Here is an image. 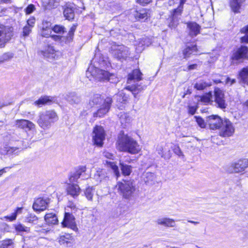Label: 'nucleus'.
<instances>
[{
	"mask_svg": "<svg viewBox=\"0 0 248 248\" xmlns=\"http://www.w3.org/2000/svg\"><path fill=\"white\" fill-rule=\"evenodd\" d=\"M31 31V27L25 26L23 28V31H22L21 35H22V36H23L24 37L28 36L29 35V34L30 33Z\"/></svg>",
	"mask_w": 248,
	"mask_h": 248,
	"instance_id": "52",
	"label": "nucleus"
},
{
	"mask_svg": "<svg viewBox=\"0 0 248 248\" xmlns=\"http://www.w3.org/2000/svg\"><path fill=\"white\" fill-rule=\"evenodd\" d=\"M143 179L146 183H150L153 181L155 179V175L154 173L150 172H146L143 175Z\"/></svg>",
	"mask_w": 248,
	"mask_h": 248,
	"instance_id": "42",
	"label": "nucleus"
},
{
	"mask_svg": "<svg viewBox=\"0 0 248 248\" xmlns=\"http://www.w3.org/2000/svg\"><path fill=\"white\" fill-rule=\"evenodd\" d=\"M186 0H169L170 6H176V8L173 10L170 16V22L169 26L171 28H175L178 24V18L181 16L183 10V5Z\"/></svg>",
	"mask_w": 248,
	"mask_h": 248,
	"instance_id": "4",
	"label": "nucleus"
},
{
	"mask_svg": "<svg viewBox=\"0 0 248 248\" xmlns=\"http://www.w3.org/2000/svg\"><path fill=\"white\" fill-rule=\"evenodd\" d=\"M104 99L101 97V95L99 94H96L93 95L92 99L90 101V104L91 106L102 105L104 104Z\"/></svg>",
	"mask_w": 248,
	"mask_h": 248,
	"instance_id": "37",
	"label": "nucleus"
},
{
	"mask_svg": "<svg viewBox=\"0 0 248 248\" xmlns=\"http://www.w3.org/2000/svg\"><path fill=\"white\" fill-rule=\"evenodd\" d=\"M224 120L217 115L209 116L207 119V123L211 129H220Z\"/></svg>",
	"mask_w": 248,
	"mask_h": 248,
	"instance_id": "14",
	"label": "nucleus"
},
{
	"mask_svg": "<svg viewBox=\"0 0 248 248\" xmlns=\"http://www.w3.org/2000/svg\"><path fill=\"white\" fill-rule=\"evenodd\" d=\"M77 27V25L74 24L71 27L70 30L68 31L67 35L66 36V40L67 42H70L72 41L73 36L74 35V32L76 30Z\"/></svg>",
	"mask_w": 248,
	"mask_h": 248,
	"instance_id": "41",
	"label": "nucleus"
},
{
	"mask_svg": "<svg viewBox=\"0 0 248 248\" xmlns=\"http://www.w3.org/2000/svg\"><path fill=\"white\" fill-rule=\"evenodd\" d=\"M189 29V34L192 36H197L200 31L201 27L195 22H190L187 24Z\"/></svg>",
	"mask_w": 248,
	"mask_h": 248,
	"instance_id": "31",
	"label": "nucleus"
},
{
	"mask_svg": "<svg viewBox=\"0 0 248 248\" xmlns=\"http://www.w3.org/2000/svg\"><path fill=\"white\" fill-rule=\"evenodd\" d=\"M212 83L210 82H206L201 80L197 82L194 86V87L197 90H203L207 87L211 86Z\"/></svg>",
	"mask_w": 248,
	"mask_h": 248,
	"instance_id": "36",
	"label": "nucleus"
},
{
	"mask_svg": "<svg viewBox=\"0 0 248 248\" xmlns=\"http://www.w3.org/2000/svg\"><path fill=\"white\" fill-rule=\"evenodd\" d=\"M94 179L97 182H101L103 181H107L108 179V176L107 171L105 170L98 169L93 175Z\"/></svg>",
	"mask_w": 248,
	"mask_h": 248,
	"instance_id": "26",
	"label": "nucleus"
},
{
	"mask_svg": "<svg viewBox=\"0 0 248 248\" xmlns=\"http://www.w3.org/2000/svg\"><path fill=\"white\" fill-rule=\"evenodd\" d=\"M172 150L173 152L179 156H184L179 146L174 145L172 148Z\"/></svg>",
	"mask_w": 248,
	"mask_h": 248,
	"instance_id": "57",
	"label": "nucleus"
},
{
	"mask_svg": "<svg viewBox=\"0 0 248 248\" xmlns=\"http://www.w3.org/2000/svg\"><path fill=\"white\" fill-rule=\"evenodd\" d=\"M14 54L8 52L2 54L0 56V63L3 62L5 61H8L11 58H13Z\"/></svg>",
	"mask_w": 248,
	"mask_h": 248,
	"instance_id": "47",
	"label": "nucleus"
},
{
	"mask_svg": "<svg viewBox=\"0 0 248 248\" xmlns=\"http://www.w3.org/2000/svg\"><path fill=\"white\" fill-rule=\"evenodd\" d=\"M0 248H14V243L11 239L4 240L0 246Z\"/></svg>",
	"mask_w": 248,
	"mask_h": 248,
	"instance_id": "45",
	"label": "nucleus"
},
{
	"mask_svg": "<svg viewBox=\"0 0 248 248\" xmlns=\"http://www.w3.org/2000/svg\"><path fill=\"white\" fill-rule=\"evenodd\" d=\"M30 229L29 227L25 226L21 223H19L16 225V232L21 233V234L25 233H28L30 232Z\"/></svg>",
	"mask_w": 248,
	"mask_h": 248,
	"instance_id": "43",
	"label": "nucleus"
},
{
	"mask_svg": "<svg viewBox=\"0 0 248 248\" xmlns=\"http://www.w3.org/2000/svg\"><path fill=\"white\" fill-rule=\"evenodd\" d=\"M52 31L59 34H62L66 31L64 27L60 25H55L53 28H52Z\"/></svg>",
	"mask_w": 248,
	"mask_h": 248,
	"instance_id": "44",
	"label": "nucleus"
},
{
	"mask_svg": "<svg viewBox=\"0 0 248 248\" xmlns=\"http://www.w3.org/2000/svg\"><path fill=\"white\" fill-rule=\"evenodd\" d=\"M86 76L92 80L93 77L95 80L102 81L107 80L111 83H115L118 81L116 77L112 74H110L108 71L100 69L93 66H90L86 71Z\"/></svg>",
	"mask_w": 248,
	"mask_h": 248,
	"instance_id": "1",
	"label": "nucleus"
},
{
	"mask_svg": "<svg viewBox=\"0 0 248 248\" xmlns=\"http://www.w3.org/2000/svg\"><path fill=\"white\" fill-rule=\"evenodd\" d=\"M56 51L53 46L50 45H47L45 46L42 50L40 51V54L45 58L48 59H53L55 58Z\"/></svg>",
	"mask_w": 248,
	"mask_h": 248,
	"instance_id": "21",
	"label": "nucleus"
},
{
	"mask_svg": "<svg viewBox=\"0 0 248 248\" xmlns=\"http://www.w3.org/2000/svg\"><path fill=\"white\" fill-rule=\"evenodd\" d=\"M52 29L42 30L41 36L46 38L50 37Z\"/></svg>",
	"mask_w": 248,
	"mask_h": 248,
	"instance_id": "55",
	"label": "nucleus"
},
{
	"mask_svg": "<svg viewBox=\"0 0 248 248\" xmlns=\"http://www.w3.org/2000/svg\"><path fill=\"white\" fill-rule=\"evenodd\" d=\"M27 210L24 208L23 207H18L16 208V217L17 215L21 214H23L24 215L27 214Z\"/></svg>",
	"mask_w": 248,
	"mask_h": 248,
	"instance_id": "59",
	"label": "nucleus"
},
{
	"mask_svg": "<svg viewBox=\"0 0 248 248\" xmlns=\"http://www.w3.org/2000/svg\"><path fill=\"white\" fill-rule=\"evenodd\" d=\"M45 221L50 224H56L58 222L57 217L53 213H47L45 216Z\"/></svg>",
	"mask_w": 248,
	"mask_h": 248,
	"instance_id": "35",
	"label": "nucleus"
},
{
	"mask_svg": "<svg viewBox=\"0 0 248 248\" xmlns=\"http://www.w3.org/2000/svg\"><path fill=\"white\" fill-rule=\"evenodd\" d=\"M119 189L123 196L129 199L135 190V186L133 181H124L118 184Z\"/></svg>",
	"mask_w": 248,
	"mask_h": 248,
	"instance_id": "7",
	"label": "nucleus"
},
{
	"mask_svg": "<svg viewBox=\"0 0 248 248\" xmlns=\"http://www.w3.org/2000/svg\"><path fill=\"white\" fill-rule=\"evenodd\" d=\"M117 144V148L120 151L131 154H137L140 150L138 142L133 138L125 135L119 137Z\"/></svg>",
	"mask_w": 248,
	"mask_h": 248,
	"instance_id": "2",
	"label": "nucleus"
},
{
	"mask_svg": "<svg viewBox=\"0 0 248 248\" xmlns=\"http://www.w3.org/2000/svg\"><path fill=\"white\" fill-rule=\"evenodd\" d=\"M86 170V167L85 166H79L75 170V173L79 177L82 175L83 173H85Z\"/></svg>",
	"mask_w": 248,
	"mask_h": 248,
	"instance_id": "49",
	"label": "nucleus"
},
{
	"mask_svg": "<svg viewBox=\"0 0 248 248\" xmlns=\"http://www.w3.org/2000/svg\"><path fill=\"white\" fill-rule=\"evenodd\" d=\"M214 101L217 107L222 109H225L227 104L225 99V94L222 90L215 88L214 91Z\"/></svg>",
	"mask_w": 248,
	"mask_h": 248,
	"instance_id": "10",
	"label": "nucleus"
},
{
	"mask_svg": "<svg viewBox=\"0 0 248 248\" xmlns=\"http://www.w3.org/2000/svg\"><path fill=\"white\" fill-rule=\"evenodd\" d=\"M157 224L168 228H172L176 226L175 220L169 217H160L156 220Z\"/></svg>",
	"mask_w": 248,
	"mask_h": 248,
	"instance_id": "22",
	"label": "nucleus"
},
{
	"mask_svg": "<svg viewBox=\"0 0 248 248\" xmlns=\"http://www.w3.org/2000/svg\"><path fill=\"white\" fill-rule=\"evenodd\" d=\"M113 99L110 97L108 96L106 97L104 101V104H102L99 109L93 113L94 117H103L106 114L109 110Z\"/></svg>",
	"mask_w": 248,
	"mask_h": 248,
	"instance_id": "12",
	"label": "nucleus"
},
{
	"mask_svg": "<svg viewBox=\"0 0 248 248\" xmlns=\"http://www.w3.org/2000/svg\"><path fill=\"white\" fill-rule=\"evenodd\" d=\"M79 176H78L75 171L71 172L69 176V181L71 183H74L77 181Z\"/></svg>",
	"mask_w": 248,
	"mask_h": 248,
	"instance_id": "54",
	"label": "nucleus"
},
{
	"mask_svg": "<svg viewBox=\"0 0 248 248\" xmlns=\"http://www.w3.org/2000/svg\"><path fill=\"white\" fill-rule=\"evenodd\" d=\"M142 45L148 46L151 44V40L148 38H143L141 42Z\"/></svg>",
	"mask_w": 248,
	"mask_h": 248,
	"instance_id": "61",
	"label": "nucleus"
},
{
	"mask_svg": "<svg viewBox=\"0 0 248 248\" xmlns=\"http://www.w3.org/2000/svg\"><path fill=\"white\" fill-rule=\"evenodd\" d=\"M248 167V159L241 158L232 162L227 167V171L230 173H239L245 171Z\"/></svg>",
	"mask_w": 248,
	"mask_h": 248,
	"instance_id": "5",
	"label": "nucleus"
},
{
	"mask_svg": "<svg viewBox=\"0 0 248 248\" xmlns=\"http://www.w3.org/2000/svg\"><path fill=\"white\" fill-rule=\"evenodd\" d=\"M72 236L70 234H65L61 236L59 242L62 245L69 247L72 245Z\"/></svg>",
	"mask_w": 248,
	"mask_h": 248,
	"instance_id": "32",
	"label": "nucleus"
},
{
	"mask_svg": "<svg viewBox=\"0 0 248 248\" xmlns=\"http://www.w3.org/2000/svg\"><path fill=\"white\" fill-rule=\"evenodd\" d=\"M247 0H229L231 10L235 14L240 13V9Z\"/></svg>",
	"mask_w": 248,
	"mask_h": 248,
	"instance_id": "24",
	"label": "nucleus"
},
{
	"mask_svg": "<svg viewBox=\"0 0 248 248\" xmlns=\"http://www.w3.org/2000/svg\"><path fill=\"white\" fill-rule=\"evenodd\" d=\"M113 99L116 101L118 108L122 109L124 107V104L128 102V97L124 93L120 92L114 95Z\"/></svg>",
	"mask_w": 248,
	"mask_h": 248,
	"instance_id": "18",
	"label": "nucleus"
},
{
	"mask_svg": "<svg viewBox=\"0 0 248 248\" xmlns=\"http://www.w3.org/2000/svg\"><path fill=\"white\" fill-rule=\"evenodd\" d=\"M118 116L119 117L120 122L122 124L126 123L127 120H129L128 117H127V114L124 112H121L118 114Z\"/></svg>",
	"mask_w": 248,
	"mask_h": 248,
	"instance_id": "53",
	"label": "nucleus"
},
{
	"mask_svg": "<svg viewBox=\"0 0 248 248\" xmlns=\"http://www.w3.org/2000/svg\"><path fill=\"white\" fill-rule=\"evenodd\" d=\"M62 225L63 227H68L75 231H77L78 229L75 222L74 216L69 212L65 213Z\"/></svg>",
	"mask_w": 248,
	"mask_h": 248,
	"instance_id": "13",
	"label": "nucleus"
},
{
	"mask_svg": "<svg viewBox=\"0 0 248 248\" xmlns=\"http://www.w3.org/2000/svg\"><path fill=\"white\" fill-rule=\"evenodd\" d=\"M76 6L74 3H67L64 7L63 15L68 20H73L75 17Z\"/></svg>",
	"mask_w": 248,
	"mask_h": 248,
	"instance_id": "16",
	"label": "nucleus"
},
{
	"mask_svg": "<svg viewBox=\"0 0 248 248\" xmlns=\"http://www.w3.org/2000/svg\"><path fill=\"white\" fill-rule=\"evenodd\" d=\"M132 160L130 159H126L124 161L120 160V167L122 173L124 176H129L132 172L133 167L128 164L130 163Z\"/></svg>",
	"mask_w": 248,
	"mask_h": 248,
	"instance_id": "17",
	"label": "nucleus"
},
{
	"mask_svg": "<svg viewBox=\"0 0 248 248\" xmlns=\"http://www.w3.org/2000/svg\"><path fill=\"white\" fill-rule=\"evenodd\" d=\"M52 102V97L48 96H43L35 101L33 104L35 106L40 108L44 105L50 104Z\"/></svg>",
	"mask_w": 248,
	"mask_h": 248,
	"instance_id": "30",
	"label": "nucleus"
},
{
	"mask_svg": "<svg viewBox=\"0 0 248 248\" xmlns=\"http://www.w3.org/2000/svg\"><path fill=\"white\" fill-rule=\"evenodd\" d=\"M80 188L77 184H68L66 187L67 194L74 198H76L80 193Z\"/></svg>",
	"mask_w": 248,
	"mask_h": 248,
	"instance_id": "23",
	"label": "nucleus"
},
{
	"mask_svg": "<svg viewBox=\"0 0 248 248\" xmlns=\"http://www.w3.org/2000/svg\"><path fill=\"white\" fill-rule=\"evenodd\" d=\"M220 129V135L223 137H230L234 132L232 124L228 119L224 120Z\"/></svg>",
	"mask_w": 248,
	"mask_h": 248,
	"instance_id": "11",
	"label": "nucleus"
},
{
	"mask_svg": "<svg viewBox=\"0 0 248 248\" xmlns=\"http://www.w3.org/2000/svg\"><path fill=\"white\" fill-rule=\"evenodd\" d=\"M103 155L107 158L113 160L114 155L112 153H109L108 151H105L103 152Z\"/></svg>",
	"mask_w": 248,
	"mask_h": 248,
	"instance_id": "62",
	"label": "nucleus"
},
{
	"mask_svg": "<svg viewBox=\"0 0 248 248\" xmlns=\"http://www.w3.org/2000/svg\"><path fill=\"white\" fill-rule=\"evenodd\" d=\"M51 25V23L50 22L44 20L42 22V30L52 29Z\"/></svg>",
	"mask_w": 248,
	"mask_h": 248,
	"instance_id": "58",
	"label": "nucleus"
},
{
	"mask_svg": "<svg viewBox=\"0 0 248 248\" xmlns=\"http://www.w3.org/2000/svg\"><path fill=\"white\" fill-rule=\"evenodd\" d=\"M241 32L245 33V35L241 38L242 43H248V25L241 29Z\"/></svg>",
	"mask_w": 248,
	"mask_h": 248,
	"instance_id": "46",
	"label": "nucleus"
},
{
	"mask_svg": "<svg viewBox=\"0 0 248 248\" xmlns=\"http://www.w3.org/2000/svg\"><path fill=\"white\" fill-rule=\"evenodd\" d=\"M194 118L200 127L201 128H204L206 126V124L202 118L198 116H195Z\"/></svg>",
	"mask_w": 248,
	"mask_h": 248,
	"instance_id": "51",
	"label": "nucleus"
},
{
	"mask_svg": "<svg viewBox=\"0 0 248 248\" xmlns=\"http://www.w3.org/2000/svg\"><path fill=\"white\" fill-rule=\"evenodd\" d=\"M145 85L139 84L138 83L128 85L125 87V89L132 92L135 97L136 95L146 88Z\"/></svg>",
	"mask_w": 248,
	"mask_h": 248,
	"instance_id": "27",
	"label": "nucleus"
},
{
	"mask_svg": "<svg viewBox=\"0 0 248 248\" xmlns=\"http://www.w3.org/2000/svg\"><path fill=\"white\" fill-rule=\"evenodd\" d=\"M197 52V48L196 45H192L191 46H187L183 50L184 58L187 59L189 58L192 54H196Z\"/></svg>",
	"mask_w": 248,
	"mask_h": 248,
	"instance_id": "33",
	"label": "nucleus"
},
{
	"mask_svg": "<svg viewBox=\"0 0 248 248\" xmlns=\"http://www.w3.org/2000/svg\"><path fill=\"white\" fill-rule=\"evenodd\" d=\"M197 107H195V106H188V113L189 114H190L191 115H194L196 110H197Z\"/></svg>",
	"mask_w": 248,
	"mask_h": 248,
	"instance_id": "63",
	"label": "nucleus"
},
{
	"mask_svg": "<svg viewBox=\"0 0 248 248\" xmlns=\"http://www.w3.org/2000/svg\"><path fill=\"white\" fill-rule=\"evenodd\" d=\"M50 38L55 41H60L62 38V36L61 35H52L50 36Z\"/></svg>",
	"mask_w": 248,
	"mask_h": 248,
	"instance_id": "64",
	"label": "nucleus"
},
{
	"mask_svg": "<svg viewBox=\"0 0 248 248\" xmlns=\"http://www.w3.org/2000/svg\"><path fill=\"white\" fill-rule=\"evenodd\" d=\"M49 202L48 199L38 198L34 202L32 208L35 211H42L46 210Z\"/></svg>",
	"mask_w": 248,
	"mask_h": 248,
	"instance_id": "15",
	"label": "nucleus"
},
{
	"mask_svg": "<svg viewBox=\"0 0 248 248\" xmlns=\"http://www.w3.org/2000/svg\"><path fill=\"white\" fill-rule=\"evenodd\" d=\"M142 73L139 69L134 70L131 73H130L128 76L127 83L128 84L132 83L135 81L140 80L142 78Z\"/></svg>",
	"mask_w": 248,
	"mask_h": 248,
	"instance_id": "28",
	"label": "nucleus"
},
{
	"mask_svg": "<svg viewBox=\"0 0 248 248\" xmlns=\"http://www.w3.org/2000/svg\"><path fill=\"white\" fill-rule=\"evenodd\" d=\"M23 221L25 222L36 224L38 222V217L33 214L27 213L26 216L23 217Z\"/></svg>",
	"mask_w": 248,
	"mask_h": 248,
	"instance_id": "34",
	"label": "nucleus"
},
{
	"mask_svg": "<svg viewBox=\"0 0 248 248\" xmlns=\"http://www.w3.org/2000/svg\"><path fill=\"white\" fill-rule=\"evenodd\" d=\"M131 13L134 16L136 20L147 19L149 14L146 9H142L139 10H134Z\"/></svg>",
	"mask_w": 248,
	"mask_h": 248,
	"instance_id": "29",
	"label": "nucleus"
},
{
	"mask_svg": "<svg viewBox=\"0 0 248 248\" xmlns=\"http://www.w3.org/2000/svg\"><path fill=\"white\" fill-rule=\"evenodd\" d=\"M158 153L160 154L162 157L164 158L165 159H169L171 157V153L170 151H169L166 154H163L162 153V148H161L160 150H158Z\"/></svg>",
	"mask_w": 248,
	"mask_h": 248,
	"instance_id": "56",
	"label": "nucleus"
},
{
	"mask_svg": "<svg viewBox=\"0 0 248 248\" xmlns=\"http://www.w3.org/2000/svg\"><path fill=\"white\" fill-rule=\"evenodd\" d=\"M110 166L112 170H113V173L118 178L120 176V173L119 172L118 167L114 164L113 162H109Z\"/></svg>",
	"mask_w": 248,
	"mask_h": 248,
	"instance_id": "48",
	"label": "nucleus"
},
{
	"mask_svg": "<svg viewBox=\"0 0 248 248\" xmlns=\"http://www.w3.org/2000/svg\"><path fill=\"white\" fill-rule=\"evenodd\" d=\"M213 97L212 93L211 92H209L208 93H205L201 97V101L205 104H209L212 101V98Z\"/></svg>",
	"mask_w": 248,
	"mask_h": 248,
	"instance_id": "40",
	"label": "nucleus"
},
{
	"mask_svg": "<svg viewBox=\"0 0 248 248\" xmlns=\"http://www.w3.org/2000/svg\"><path fill=\"white\" fill-rule=\"evenodd\" d=\"M5 28L0 24V47H3L6 42L8 41L12 36L11 33H6Z\"/></svg>",
	"mask_w": 248,
	"mask_h": 248,
	"instance_id": "25",
	"label": "nucleus"
},
{
	"mask_svg": "<svg viewBox=\"0 0 248 248\" xmlns=\"http://www.w3.org/2000/svg\"><path fill=\"white\" fill-rule=\"evenodd\" d=\"M16 125L26 131H34L36 129L35 124L29 120L24 119L16 120Z\"/></svg>",
	"mask_w": 248,
	"mask_h": 248,
	"instance_id": "19",
	"label": "nucleus"
},
{
	"mask_svg": "<svg viewBox=\"0 0 248 248\" xmlns=\"http://www.w3.org/2000/svg\"><path fill=\"white\" fill-rule=\"evenodd\" d=\"M111 49L113 56L119 60H125L130 55L128 48L124 45H114Z\"/></svg>",
	"mask_w": 248,
	"mask_h": 248,
	"instance_id": "8",
	"label": "nucleus"
},
{
	"mask_svg": "<svg viewBox=\"0 0 248 248\" xmlns=\"http://www.w3.org/2000/svg\"><path fill=\"white\" fill-rule=\"evenodd\" d=\"M93 134L94 144L99 147L102 146L105 138V133L103 127L96 125L93 128Z\"/></svg>",
	"mask_w": 248,
	"mask_h": 248,
	"instance_id": "9",
	"label": "nucleus"
},
{
	"mask_svg": "<svg viewBox=\"0 0 248 248\" xmlns=\"http://www.w3.org/2000/svg\"><path fill=\"white\" fill-rule=\"evenodd\" d=\"M35 22V18L34 17L32 16L28 20H27V26H30L31 28H32L34 26V24Z\"/></svg>",
	"mask_w": 248,
	"mask_h": 248,
	"instance_id": "60",
	"label": "nucleus"
},
{
	"mask_svg": "<svg viewBox=\"0 0 248 248\" xmlns=\"http://www.w3.org/2000/svg\"><path fill=\"white\" fill-rule=\"evenodd\" d=\"M58 120V117L57 113L54 110H49L39 112L37 123L41 128L46 130L48 129Z\"/></svg>",
	"mask_w": 248,
	"mask_h": 248,
	"instance_id": "3",
	"label": "nucleus"
},
{
	"mask_svg": "<svg viewBox=\"0 0 248 248\" xmlns=\"http://www.w3.org/2000/svg\"><path fill=\"white\" fill-rule=\"evenodd\" d=\"M67 101L71 104H78L80 102V99L74 93H70L67 97Z\"/></svg>",
	"mask_w": 248,
	"mask_h": 248,
	"instance_id": "38",
	"label": "nucleus"
},
{
	"mask_svg": "<svg viewBox=\"0 0 248 248\" xmlns=\"http://www.w3.org/2000/svg\"><path fill=\"white\" fill-rule=\"evenodd\" d=\"M94 193L95 190L93 187H88L84 191L85 196L89 201H92Z\"/></svg>",
	"mask_w": 248,
	"mask_h": 248,
	"instance_id": "39",
	"label": "nucleus"
},
{
	"mask_svg": "<svg viewBox=\"0 0 248 248\" xmlns=\"http://www.w3.org/2000/svg\"><path fill=\"white\" fill-rule=\"evenodd\" d=\"M35 10L36 8L34 5L33 4H30L24 9V12L26 15H30Z\"/></svg>",
	"mask_w": 248,
	"mask_h": 248,
	"instance_id": "50",
	"label": "nucleus"
},
{
	"mask_svg": "<svg viewBox=\"0 0 248 248\" xmlns=\"http://www.w3.org/2000/svg\"><path fill=\"white\" fill-rule=\"evenodd\" d=\"M248 59V47L246 46H241L234 50L231 56L232 63L238 64L243 62L244 60Z\"/></svg>",
	"mask_w": 248,
	"mask_h": 248,
	"instance_id": "6",
	"label": "nucleus"
},
{
	"mask_svg": "<svg viewBox=\"0 0 248 248\" xmlns=\"http://www.w3.org/2000/svg\"><path fill=\"white\" fill-rule=\"evenodd\" d=\"M238 79L239 83L244 87L248 86V65L243 67L240 71Z\"/></svg>",
	"mask_w": 248,
	"mask_h": 248,
	"instance_id": "20",
	"label": "nucleus"
}]
</instances>
